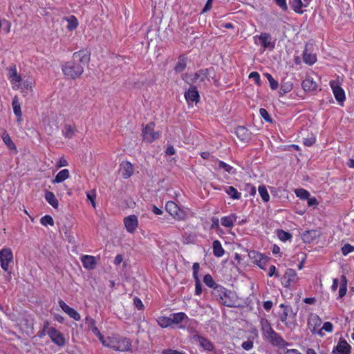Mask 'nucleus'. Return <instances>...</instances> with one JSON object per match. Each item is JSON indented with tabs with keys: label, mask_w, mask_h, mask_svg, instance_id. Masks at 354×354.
<instances>
[{
	"label": "nucleus",
	"mask_w": 354,
	"mask_h": 354,
	"mask_svg": "<svg viewBox=\"0 0 354 354\" xmlns=\"http://www.w3.org/2000/svg\"><path fill=\"white\" fill-rule=\"evenodd\" d=\"M346 278L344 275L341 277V282H340V288L339 290V297L340 298L343 297L346 293Z\"/></svg>",
	"instance_id": "36"
},
{
	"label": "nucleus",
	"mask_w": 354,
	"mask_h": 354,
	"mask_svg": "<svg viewBox=\"0 0 354 354\" xmlns=\"http://www.w3.org/2000/svg\"><path fill=\"white\" fill-rule=\"evenodd\" d=\"M12 106L13 109L14 113L18 118L17 120L20 121L22 115V113L21 111L20 103L19 102V99L17 96H15L12 99Z\"/></svg>",
	"instance_id": "29"
},
{
	"label": "nucleus",
	"mask_w": 354,
	"mask_h": 354,
	"mask_svg": "<svg viewBox=\"0 0 354 354\" xmlns=\"http://www.w3.org/2000/svg\"><path fill=\"white\" fill-rule=\"evenodd\" d=\"M283 280L285 281L286 287H289L292 283H296L298 278L295 270L291 268L287 269L283 276Z\"/></svg>",
	"instance_id": "14"
},
{
	"label": "nucleus",
	"mask_w": 354,
	"mask_h": 354,
	"mask_svg": "<svg viewBox=\"0 0 354 354\" xmlns=\"http://www.w3.org/2000/svg\"><path fill=\"white\" fill-rule=\"evenodd\" d=\"M261 327L264 337H266L268 335V334H270L272 332L274 331L268 319L264 318H262L261 319Z\"/></svg>",
	"instance_id": "31"
},
{
	"label": "nucleus",
	"mask_w": 354,
	"mask_h": 354,
	"mask_svg": "<svg viewBox=\"0 0 354 354\" xmlns=\"http://www.w3.org/2000/svg\"><path fill=\"white\" fill-rule=\"evenodd\" d=\"M162 354H183V353L172 349H165L162 351Z\"/></svg>",
	"instance_id": "63"
},
{
	"label": "nucleus",
	"mask_w": 354,
	"mask_h": 354,
	"mask_svg": "<svg viewBox=\"0 0 354 354\" xmlns=\"http://www.w3.org/2000/svg\"><path fill=\"white\" fill-rule=\"evenodd\" d=\"M272 346L279 348H285L290 346V343L284 340L282 337L274 330L265 337Z\"/></svg>",
	"instance_id": "5"
},
{
	"label": "nucleus",
	"mask_w": 354,
	"mask_h": 354,
	"mask_svg": "<svg viewBox=\"0 0 354 354\" xmlns=\"http://www.w3.org/2000/svg\"><path fill=\"white\" fill-rule=\"evenodd\" d=\"M203 282L208 287L213 288V290H215V288L219 286L215 283L212 277L209 274H207L204 276Z\"/></svg>",
	"instance_id": "37"
},
{
	"label": "nucleus",
	"mask_w": 354,
	"mask_h": 354,
	"mask_svg": "<svg viewBox=\"0 0 354 354\" xmlns=\"http://www.w3.org/2000/svg\"><path fill=\"white\" fill-rule=\"evenodd\" d=\"M143 140L147 142H152L155 140L159 138V131H154V124L149 123L142 130Z\"/></svg>",
	"instance_id": "6"
},
{
	"label": "nucleus",
	"mask_w": 354,
	"mask_h": 354,
	"mask_svg": "<svg viewBox=\"0 0 354 354\" xmlns=\"http://www.w3.org/2000/svg\"><path fill=\"white\" fill-rule=\"evenodd\" d=\"M259 193L264 202H268L270 199L269 194L264 185H260L258 188Z\"/></svg>",
	"instance_id": "43"
},
{
	"label": "nucleus",
	"mask_w": 354,
	"mask_h": 354,
	"mask_svg": "<svg viewBox=\"0 0 354 354\" xmlns=\"http://www.w3.org/2000/svg\"><path fill=\"white\" fill-rule=\"evenodd\" d=\"M290 4L295 12L297 13H303L301 8L304 6L301 0H292Z\"/></svg>",
	"instance_id": "42"
},
{
	"label": "nucleus",
	"mask_w": 354,
	"mask_h": 354,
	"mask_svg": "<svg viewBox=\"0 0 354 354\" xmlns=\"http://www.w3.org/2000/svg\"><path fill=\"white\" fill-rule=\"evenodd\" d=\"M157 322H158V325L162 328H167L171 325L170 316L169 317L161 316L158 318Z\"/></svg>",
	"instance_id": "39"
},
{
	"label": "nucleus",
	"mask_w": 354,
	"mask_h": 354,
	"mask_svg": "<svg viewBox=\"0 0 354 354\" xmlns=\"http://www.w3.org/2000/svg\"><path fill=\"white\" fill-rule=\"evenodd\" d=\"M261 44L264 48H274V44L271 42V36L268 33H261L259 37Z\"/></svg>",
	"instance_id": "26"
},
{
	"label": "nucleus",
	"mask_w": 354,
	"mask_h": 354,
	"mask_svg": "<svg viewBox=\"0 0 354 354\" xmlns=\"http://www.w3.org/2000/svg\"><path fill=\"white\" fill-rule=\"evenodd\" d=\"M277 234H278V237L279 238V239L283 241H286L292 238L291 234H290L289 232H285L282 230H279L277 232Z\"/></svg>",
	"instance_id": "46"
},
{
	"label": "nucleus",
	"mask_w": 354,
	"mask_h": 354,
	"mask_svg": "<svg viewBox=\"0 0 354 354\" xmlns=\"http://www.w3.org/2000/svg\"><path fill=\"white\" fill-rule=\"evenodd\" d=\"M66 20L68 21L67 28L69 30H73L75 29L78 25L77 19L73 15H71L67 18Z\"/></svg>",
	"instance_id": "38"
},
{
	"label": "nucleus",
	"mask_w": 354,
	"mask_h": 354,
	"mask_svg": "<svg viewBox=\"0 0 354 354\" xmlns=\"http://www.w3.org/2000/svg\"><path fill=\"white\" fill-rule=\"evenodd\" d=\"M295 194L297 197L301 199H307L310 196V193L304 189H298L295 191Z\"/></svg>",
	"instance_id": "45"
},
{
	"label": "nucleus",
	"mask_w": 354,
	"mask_h": 354,
	"mask_svg": "<svg viewBox=\"0 0 354 354\" xmlns=\"http://www.w3.org/2000/svg\"><path fill=\"white\" fill-rule=\"evenodd\" d=\"M249 77L251 78V79H254V80L255 81L256 84H258V85H260V75L259 74L257 73V72H252L250 75H249Z\"/></svg>",
	"instance_id": "53"
},
{
	"label": "nucleus",
	"mask_w": 354,
	"mask_h": 354,
	"mask_svg": "<svg viewBox=\"0 0 354 354\" xmlns=\"http://www.w3.org/2000/svg\"><path fill=\"white\" fill-rule=\"evenodd\" d=\"M40 222L43 225L46 226L47 225H50L53 226L54 225V221L52 216L49 215H46L40 219Z\"/></svg>",
	"instance_id": "47"
},
{
	"label": "nucleus",
	"mask_w": 354,
	"mask_h": 354,
	"mask_svg": "<svg viewBox=\"0 0 354 354\" xmlns=\"http://www.w3.org/2000/svg\"><path fill=\"white\" fill-rule=\"evenodd\" d=\"M293 88V84L290 81H286L283 80L281 82V85L279 90V94L283 95L286 93H289Z\"/></svg>",
	"instance_id": "32"
},
{
	"label": "nucleus",
	"mask_w": 354,
	"mask_h": 354,
	"mask_svg": "<svg viewBox=\"0 0 354 354\" xmlns=\"http://www.w3.org/2000/svg\"><path fill=\"white\" fill-rule=\"evenodd\" d=\"M3 141H4V142H5L7 145H8L9 147H10L11 145H14V144H13V142H12V140H11V138H10V136H9L8 134L4 135V136H3Z\"/></svg>",
	"instance_id": "64"
},
{
	"label": "nucleus",
	"mask_w": 354,
	"mask_h": 354,
	"mask_svg": "<svg viewBox=\"0 0 354 354\" xmlns=\"http://www.w3.org/2000/svg\"><path fill=\"white\" fill-rule=\"evenodd\" d=\"M33 82L31 81L26 80L23 82L21 92L24 94V95H26L28 94V91H32L33 87Z\"/></svg>",
	"instance_id": "41"
},
{
	"label": "nucleus",
	"mask_w": 354,
	"mask_h": 354,
	"mask_svg": "<svg viewBox=\"0 0 354 354\" xmlns=\"http://www.w3.org/2000/svg\"><path fill=\"white\" fill-rule=\"evenodd\" d=\"M193 277H194V279H196V278H199L198 277V271H199V268H200V266H199V263H194L193 264Z\"/></svg>",
	"instance_id": "55"
},
{
	"label": "nucleus",
	"mask_w": 354,
	"mask_h": 354,
	"mask_svg": "<svg viewBox=\"0 0 354 354\" xmlns=\"http://www.w3.org/2000/svg\"><path fill=\"white\" fill-rule=\"evenodd\" d=\"M171 324H178L183 322L185 319H188V317L185 313H173L170 315Z\"/></svg>",
	"instance_id": "28"
},
{
	"label": "nucleus",
	"mask_w": 354,
	"mask_h": 354,
	"mask_svg": "<svg viewBox=\"0 0 354 354\" xmlns=\"http://www.w3.org/2000/svg\"><path fill=\"white\" fill-rule=\"evenodd\" d=\"M75 132V129L73 128L71 125L66 124L64 126V134L66 138H71L74 136Z\"/></svg>",
	"instance_id": "44"
},
{
	"label": "nucleus",
	"mask_w": 354,
	"mask_h": 354,
	"mask_svg": "<svg viewBox=\"0 0 354 354\" xmlns=\"http://www.w3.org/2000/svg\"><path fill=\"white\" fill-rule=\"evenodd\" d=\"M131 348V342L127 338H119L117 339L115 351H128Z\"/></svg>",
	"instance_id": "15"
},
{
	"label": "nucleus",
	"mask_w": 354,
	"mask_h": 354,
	"mask_svg": "<svg viewBox=\"0 0 354 354\" xmlns=\"http://www.w3.org/2000/svg\"><path fill=\"white\" fill-rule=\"evenodd\" d=\"M280 308H283V313L280 316V319L282 322L286 324V320L288 317H294L295 313H293L292 308L290 306H286L284 304H281Z\"/></svg>",
	"instance_id": "23"
},
{
	"label": "nucleus",
	"mask_w": 354,
	"mask_h": 354,
	"mask_svg": "<svg viewBox=\"0 0 354 354\" xmlns=\"http://www.w3.org/2000/svg\"><path fill=\"white\" fill-rule=\"evenodd\" d=\"M279 354H301L297 349H287L286 351H281Z\"/></svg>",
	"instance_id": "61"
},
{
	"label": "nucleus",
	"mask_w": 354,
	"mask_h": 354,
	"mask_svg": "<svg viewBox=\"0 0 354 354\" xmlns=\"http://www.w3.org/2000/svg\"><path fill=\"white\" fill-rule=\"evenodd\" d=\"M124 224L127 232L133 233L138 225L137 216L135 215H130L124 218Z\"/></svg>",
	"instance_id": "10"
},
{
	"label": "nucleus",
	"mask_w": 354,
	"mask_h": 354,
	"mask_svg": "<svg viewBox=\"0 0 354 354\" xmlns=\"http://www.w3.org/2000/svg\"><path fill=\"white\" fill-rule=\"evenodd\" d=\"M13 260L12 252L10 248H3L0 250L1 267L4 271L8 270V266Z\"/></svg>",
	"instance_id": "7"
},
{
	"label": "nucleus",
	"mask_w": 354,
	"mask_h": 354,
	"mask_svg": "<svg viewBox=\"0 0 354 354\" xmlns=\"http://www.w3.org/2000/svg\"><path fill=\"white\" fill-rule=\"evenodd\" d=\"M330 85L333 89L335 99L338 102H343L345 100V94L344 90L338 86L335 81H331Z\"/></svg>",
	"instance_id": "16"
},
{
	"label": "nucleus",
	"mask_w": 354,
	"mask_h": 354,
	"mask_svg": "<svg viewBox=\"0 0 354 354\" xmlns=\"http://www.w3.org/2000/svg\"><path fill=\"white\" fill-rule=\"evenodd\" d=\"M242 348L246 351H249L253 347V342L251 340H248L242 343Z\"/></svg>",
	"instance_id": "54"
},
{
	"label": "nucleus",
	"mask_w": 354,
	"mask_h": 354,
	"mask_svg": "<svg viewBox=\"0 0 354 354\" xmlns=\"http://www.w3.org/2000/svg\"><path fill=\"white\" fill-rule=\"evenodd\" d=\"M225 192L233 199H240L241 197V194L232 186L225 187Z\"/></svg>",
	"instance_id": "35"
},
{
	"label": "nucleus",
	"mask_w": 354,
	"mask_h": 354,
	"mask_svg": "<svg viewBox=\"0 0 354 354\" xmlns=\"http://www.w3.org/2000/svg\"><path fill=\"white\" fill-rule=\"evenodd\" d=\"M69 177V171L66 169L61 170L55 176V179L53 180L54 183H59L65 180H66Z\"/></svg>",
	"instance_id": "33"
},
{
	"label": "nucleus",
	"mask_w": 354,
	"mask_h": 354,
	"mask_svg": "<svg viewBox=\"0 0 354 354\" xmlns=\"http://www.w3.org/2000/svg\"><path fill=\"white\" fill-rule=\"evenodd\" d=\"M208 73V69H201L193 75H185L183 79L190 85L205 86L207 82H210Z\"/></svg>",
	"instance_id": "3"
},
{
	"label": "nucleus",
	"mask_w": 354,
	"mask_h": 354,
	"mask_svg": "<svg viewBox=\"0 0 354 354\" xmlns=\"http://www.w3.org/2000/svg\"><path fill=\"white\" fill-rule=\"evenodd\" d=\"M213 254L216 257H221L224 254V250L219 241L215 240L212 244Z\"/></svg>",
	"instance_id": "30"
},
{
	"label": "nucleus",
	"mask_w": 354,
	"mask_h": 354,
	"mask_svg": "<svg viewBox=\"0 0 354 354\" xmlns=\"http://www.w3.org/2000/svg\"><path fill=\"white\" fill-rule=\"evenodd\" d=\"M10 73L8 75V78L12 84V88L15 90H18L21 86V77L17 72V68L15 66H13L9 69Z\"/></svg>",
	"instance_id": "9"
},
{
	"label": "nucleus",
	"mask_w": 354,
	"mask_h": 354,
	"mask_svg": "<svg viewBox=\"0 0 354 354\" xmlns=\"http://www.w3.org/2000/svg\"><path fill=\"white\" fill-rule=\"evenodd\" d=\"M165 209L167 212L175 219L180 221L186 218L185 211L180 209L174 202L168 201L166 203Z\"/></svg>",
	"instance_id": "4"
},
{
	"label": "nucleus",
	"mask_w": 354,
	"mask_h": 354,
	"mask_svg": "<svg viewBox=\"0 0 354 354\" xmlns=\"http://www.w3.org/2000/svg\"><path fill=\"white\" fill-rule=\"evenodd\" d=\"M235 133L241 141L248 142L250 140L251 133L243 126L238 127Z\"/></svg>",
	"instance_id": "18"
},
{
	"label": "nucleus",
	"mask_w": 354,
	"mask_h": 354,
	"mask_svg": "<svg viewBox=\"0 0 354 354\" xmlns=\"http://www.w3.org/2000/svg\"><path fill=\"white\" fill-rule=\"evenodd\" d=\"M276 3L284 11L287 10L288 6L286 0H274Z\"/></svg>",
	"instance_id": "56"
},
{
	"label": "nucleus",
	"mask_w": 354,
	"mask_h": 354,
	"mask_svg": "<svg viewBox=\"0 0 354 354\" xmlns=\"http://www.w3.org/2000/svg\"><path fill=\"white\" fill-rule=\"evenodd\" d=\"M45 198L47 202L50 204L54 208H57L59 203L55 194L49 191H46L45 194Z\"/></svg>",
	"instance_id": "34"
},
{
	"label": "nucleus",
	"mask_w": 354,
	"mask_h": 354,
	"mask_svg": "<svg viewBox=\"0 0 354 354\" xmlns=\"http://www.w3.org/2000/svg\"><path fill=\"white\" fill-rule=\"evenodd\" d=\"M315 142V137H310L308 138H305L304 140V145L307 147L312 146Z\"/></svg>",
	"instance_id": "59"
},
{
	"label": "nucleus",
	"mask_w": 354,
	"mask_h": 354,
	"mask_svg": "<svg viewBox=\"0 0 354 354\" xmlns=\"http://www.w3.org/2000/svg\"><path fill=\"white\" fill-rule=\"evenodd\" d=\"M185 97L188 103L195 102L196 104L199 101V93L196 87L191 85L187 92L185 93Z\"/></svg>",
	"instance_id": "12"
},
{
	"label": "nucleus",
	"mask_w": 354,
	"mask_h": 354,
	"mask_svg": "<svg viewBox=\"0 0 354 354\" xmlns=\"http://www.w3.org/2000/svg\"><path fill=\"white\" fill-rule=\"evenodd\" d=\"M84 267L87 270H93L97 264L95 257L93 256L84 255L82 258Z\"/></svg>",
	"instance_id": "20"
},
{
	"label": "nucleus",
	"mask_w": 354,
	"mask_h": 354,
	"mask_svg": "<svg viewBox=\"0 0 354 354\" xmlns=\"http://www.w3.org/2000/svg\"><path fill=\"white\" fill-rule=\"evenodd\" d=\"M301 86L305 91H313L317 88V84L310 76L306 77L302 82Z\"/></svg>",
	"instance_id": "22"
},
{
	"label": "nucleus",
	"mask_w": 354,
	"mask_h": 354,
	"mask_svg": "<svg viewBox=\"0 0 354 354\" xmlns=\"http://www.w3.org/2000/svg\"><path fill=\"white\" fill-rule=\"evenodd\" d=\"M195 281V294L200 295L202 293V285L199 278L194 279Z\"/></svg>",
	"instance_id": "51"
},
{
	"label": "nucleus",
	"mask_w": 354,
	"mask_h": 354,
	"mask_svg": "<svg viewBox=\"0 0 354 354\" xmlns=\"http://www.w3.org/2000/svg\"><path fill=\"white\" fill-rule=\"evenodd\" d=\"M354 252V246L347 243L342 248V252L344 255H347L350 252Z\"/></svg>",
	"instance_id": "50"
},
{
	"label": "nucleus",
	"mask_w": 354,
	"mask_h": 354,
	"mask_svg": "<svg viewBox=\"0 0 354 354\" xmlns=\"http://www.w3.org/2000/svg\"><path fill=\"white\" fill-rule=\"evenodd\" d=\"M304 62L309 65H312L317 61V56L315 54L310 53L308 52V46H306V48L304 51L303 54Z\"/></svg>",
	"instance_id": "27"
},
{
	"label": "nucleus",
	"mask_w": 354,
	"mask_h": 354,
	"mask_svg": "<svg viewBox=\"0 0 354 354\" xmlns=\"http://www.w3.org/2000/svg\"><path fill=\"white\" fill-rule=\"evenodd\" d=\"M237 218V216L234 214L222 217L221 218V225L226 227H232L234 225V223L236 221Z\"/></svg>",
	"instance_id": "24"
},
{
	"label": "nucleus",
	"mask_w": 354,
	"mask_h": 354,
	"mask_svg": "<svg viewBox=\"0 0 354 354\" xmlns=\"http://www.w3.org/2000/svg\"><path fill=\"white\" fill-rule=\"evenodd\" d=\"M133 304L138 310H141L144 307L142 301L138 297L133 298Z\"/></svg>",
	"instance_id": "58"
},
{
	"label": "nucleus",
	"mask_w": 354,
	"mask_h": 354,
	"mask_svg": "<svg viewBox=\"0 0 354 354\" xmlns=\"http://www.w3.org/2000/svg\"><path fill=\"white\" fill-rule=\"evenodd\" d=\"M120 172L124 178H129L133 173V166L129 162H123L120 165Z\"/></svg>",
	"instance_id": "21"
},
{
	"label": "nucleus",
	"mask_w": 354,
	"mask_h": 354,
	"mask_svg": "<svg viewBox=\"0 0 354 354\" xmlns=\"http://www.w3.org/2000/svg\"><path fill=\"white\" fill-rule=\"evenodd\" d=\"M117 339H118V338L109 337L107 339V342H106V346L111 348L115 350V347H116Z\"/></svg>",
	"instance_id": "52"
},
{
	"label": "nucleus",
	"mask_w": 354,
	"mask_h": 354,
	"mask_svg": "<svg viewBox=\"0 0 354 354\" xmlns=\"http://www.w3.org/2000/svg\"><path fill=\"white\" fill-rule=\"evenodd\" d=\"M351 346L345 340H339L332 351L333 354H350Z\"/></svg>",
	"instance_id": "13"
},
{
	"label": "nucleus",
	"mask_w": 354,
	"mask_h": 354,
	"mask_svg": "<svg viewBox=\"0 0 354 354\" xmlns=\"http://www.w3.org/2000/svg\"><path fill=\"white\" fill-rule=\"evenodd\" d=\"M192 339L195 342L199 343V344L207 351H212L213 350V344L209 341L207 339L199 335H193Z\"/></svg>",
	"instance_id": "17"
},
{
	"label": "nucleus",
	"mask_w": 354,
	"mask_h": 354,
	"mask_svg": "<svg viewBox=\"0 0 354 354\" xmlns=\"http://www.w3.org/2000/svg\"><path fill=\"white\" fill-rule=\"evenodd\" d=\"M86 196H87L88 200H89L91 202L93 207H95V192H88L86 194Z\"/></svg>",
	"instance_id": "57"
},
{
	"label": "nucleus",
	"mask_w": 354,
	"mask_h": 354,
	"mask_svg": "<svg viewBox=\"0 0 354 354\" xmlns=\"http://www.w3.org/2000/svg\"><path fill=\"white\" fill-rule=\"evenodd\" d=\"M212 294L221 304L230 308L236 306L238 297L236 292L218 286L215 288Z\"/></svg>",
	"instance_id": "2"
},
{
	"label": "nucleus",
	"mask_w": 354,
	"mask_h": 354,
	"mask_svg": "<svg viewBox=\"0 0 354 354\" xmlns=\"http://www.w3.org/2000/svg\"><path fill=\"white\" fill-rule=\"evenodd\" d=\"M59 306L62 308V310L64 313H66L70 317L74 319L76 321L80 320V315L74 308L68 306L63 300L59 301Z\"/></svg>",
	"instance_id": "11"
},
{
	"label": "nucleus",
	"mask_w": 354,
	"mask_h": 354,
	"mask_svg": "<svg viewBox=\"0 0 354 354\" xmlns=\"http://www.w3.org/2000/svg\"><path fill=\"white\" fill-rule=\"evenodd\" d=\"M218 168L223 169L228 174L234 173L233 167L223 161H218Z\"/></svg>",
	"instance_id": "48"
},
{
	"label": "nucleus",
	"mask_w": 354,
	"mask_h": 354,
	"mask_svg": "<svg viewBox=\"0 0 354 354\" xmlns=\"http://www.w3.org/2000/svg\"><path fill=\"white\" fill-rule=\"evenodd\" d=\"M259 113L261 115V116L267 122H272V120L270 115V114L268 113V112L266 111V109H263V108H261L259 109Z\"/></svg>",
	"instance_id": "49"
},
{
	"label": "nucleus",
	"mask_w": 354,
	"mask_h": 354,
	"mask_svg": "<svg viewBox=\"0 0 354 354\" xmlns=\"http://www.w3.org/2000/svg\"><path fill=\"white\" fill-rule=\"evenodd\" d=\"M86 323L88 325V327L90 330L93 326H95V321L91 317H86Z\"/></svg>",
	"instance_id": "60"
},
{
	"label": "nucleus",
	"mask_w": 354,
	"mask_h": 354,
	"mask_svg": "<svg viewBox=\"0 0 354 354\" xmlns=\"http://www.w3.org/2000/svg\"><path fill=\"white\" fill-rule=\"evenodd\" d=\"M319 236V232L317 230H308L304 232L302 235V239L305 243H310Z\"/></svg>",
	"instance_id": "25"
},
{
	"label": "nucleus",
	"mask_w": 354,
	"mask_h": 354,
	"mask_svg": "<svg viewBox=\"0 0 354 354\" xmlns=\"http://www.w3.org/2000/svg\"><path fill=\"white\" fill-rule=\"evenodd\" d=\"M322 321L316 315H311L308 320V327L313 333L316 332L317 328L321 326Z\"/></svg>",
	"instance_id": "19"
},
{
	"label": "nucleus",
	"mask_w": 354,
	"mask_h": 354,
	"mask_svg": "<svg viewBox=\"0 0 354 354\" xmlns=\"http://www.w3.org/2000/svg\"><path fill=\"white\" fill-rule=\"evenodd\" d=\"M90 60L89 55L84 51L75 52L73 59L62 65V69L65 76L70 79H76L84 72V67Z\"/></svg>",
	"instance_id": "1"
},
{
	"label": "nucleus",
	"mask_w": 354,
	"mask_h": 354,
	"mask_svg": "<svg viewBox=\"0 0 354 354\" xmlns=\"http://www.w3.org/2000/svg\"><path fill=\"white\" fill-rule=\"evenodd\" d=\"M327 332H331L333 330V324L330 322H325L322 328Z\"/></svg>",
	"instance_id": "62"
},
{
	"label": "nucleus",
	"mask_w": 354,
	"mask_h": 354,
	"mask_svg": "<svg viewBox=\"0 0 354 354\" xmlns=\"http://www.w3.org/2000/svg\"><path fill=\"white\" fill-rule=\"evenodd\" d=\"M51 340L59 346H63L66 344L65 338L62 333L53 327L49 328L47 331Z\"/></svg>",
	"instance_id": "8"
},
{
	"label": "nucleus",
	"mask_w": 354,
	"mask_h": 354,
	"mask_svg": "<svg viewBox=\"0 0 354 354\" xmlns=\"http://www.w3.org/2000/svg\"><path fill=\"white\" fill-rule=\"evenodd\" d=\"M186 66L187 64L185 58L180 57L174 67V70L176 73H180L185 69Z\"/></svg>",
	"instance_id": "40"
}]
</instances>
